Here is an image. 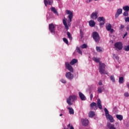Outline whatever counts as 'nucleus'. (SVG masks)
<instances>
[{
	"label": "nucleus",
	"mask_w": 129,
	"mask_h": 129,
	"mask_svg": "<svg viewBox=\"0 0 129 129\" xmlns=\"http://www.w3.org/2000/svg\"><path fill=\"white\" fill-rule=\"evenodd\" d=\"M75 100H77V96L75 95L70 96L68 99H67V102L69 105H72L73 103L71 102H73L74 101H75Z\"/></svg>",
	"instance_id": "obj_2"
},
{
	"label": "nucleus",
	"mask_w": 129,
	"mask_h": 129,
	"mask_svg": "<svg viewBox=\"0 0 129 129\" xmlns=\"http://www.w3.org/2000/svg\"><path fill=\"white\" fill-rule=\"evenodd\" d=\"M99 69L100 74H107L105 72V64L104 63H100Z\"/></svg>",
	"instance_id": "obj_3"
},
{
	"label": "nucleus",
	"mask_w": 129,
	"mask_h": 129,
	"mask_svg": "<svg viewBox=\"0 0 129 129\" xmlns=\"http://www.w3.org/2000/svg\"><path fill=\"white\" fill-rule=\"evenodd\" d=\"M114 47H115L117 49V50H122L123 46H122V43L121 42H116L114 44Z\"/></svg>",
	"instance_id": "obj_5"
},
{
	"label": "nucleus",
	"mask_w": 129,
	"mask_h": 129,
	"mask_svg": "<svg viewBox=\"0 0 129 129\" xmlns=\"http://www.w3.org/2000/svg\"><path fill=\"white\" fill-rule=\"evenodd\" d=\"M65 65L67 69H68V70H69V71H70V72H72V73H73V67H72V66L70 65V63H69V62H66Z\"/></svg>",
	"instance_id": "obj_7"
},
{
	"label": "nucleus",
	"mask_w": 129,
	"mask_h": 129,
	"mask_svg": "<svg viewBox=\"0 0 129 129\" xmlns=\"http://www.w3.org/2000/svg\"><path fill=\"white\" fill-rule=\"evenodd\" d=\"M124 28V26L122 24L120 25V26L119 27L120 30H122Z\"/></svg>",
	"instance_id": "obj_39"
},
{
	"label": "nucleus",
	"mask_w": 129,
	"mask_h": 129,
	"mask_svg": "<svg viewBox=\"0 0 129 129\" xmlns=\"http://www.w3.org/2000/svg\"><path fill=\"white\" fill-rule=\"evenodd\" d=\"M92 60L95 62H96L97 63H99V62L100 61V58L98 57H93Z\"/></svg>",
	"instance_id": "obj_27"
},
{
	"label": "nucleus",
	"mask_w": 129,
	"mask_h": 129,
	"mask_svg": "<svg viewBox=\"0 0 129 129\" xmlns=\"http://www.w3.org/2000/svg\"><path fill=\"white\" fill-rule=\"evenodd\" d=\"M63 42H64V43H66V44H69L68 40L66 38H63Z\"/></svg>",
	"instance_id": "obj_37"
},
{
	"label": "nucleus",
	"mask_w": 129,
	"mask_h": 129,
	"mask_svg": "<svg viewBox=\"0 0 129 129\" xmlns=\"http://www.w3.org/2000/svg\"><path fill=\"white\" fill-rule=\"evenodd\" d=\"M78 60L77 59L74 58L72 59V60L70 62L71 65H74V64H76L77 62H78Z\"/></svg>",
	"instance_id": "obj_28"
},
{
	"label": "nucleus",
	"mask_w": 129,
	"mask_h": 129,
	"mask_svg": "<svg viewBox=\"0 0 129 129\" xmlns=\"http://www.w3.org/2000/svg\"><path fill=\"white\" fill-rule=\"evenodd\" d=\"M62 115H63V114H60L59 115V116H62Z\"/></svg>",
	"instance_id": "obj_48"
},
{
	"label": "nucleus",
	"mask_w": 129,
	"mask_h": 129,
	"mask_svg": "<svg viewBox=\"0 0 129 129\" xmlns=\"http://www.w3.org/2000/svg\"><path fill=\"white\" fill-rule=\"evenodd\" d=\"M127 35V32H125V34L124 35L123 37V39H124L125 38L126 36Z\"/></svg>",
	"instance_id": "obj_44"
},
{
	"label": "nucleus",
	"mask_w": 129,
	"mask_h": 129,
	"mask_svg": "<svg viewBox=\"0 0 129 129\" xmlns=\"http://www.w3.org/2000/svg\"><path fill=\"white\" fill-rule=\"evenodd\" d=\"M67 15H69L68 18L70 22H72V19H73V12H72L70 10H66Z\"/></svg>",
	"instance_id": "obj_6"
},
{
	"label": "nucleus",
	"mask_w": 129,
	"mask_h": 129,
	"mask_svg": "<svg viewBox=\"0 0 129 129\" xmlns=\"http://www.w3.org/2000/svg\"><path fill=\"white\" fill-rule=\"evenodd\" d=\"M76 51L77 52V53H79L80 55H82L83 53H82V50H81V49H80V48H79V47L77 46L76 47Z\"/></svg>",
	"instance_id": "obj_24"
},
{
	"label": "nucleus",
	"mask_w": 129,
	"mask_h": 129,
	"mask_svg": "<svg viewBox=\"0 0 129 129\" xmlns=\"http://www.w3.org/2000/svg\"><path fill=\"white\" fill-rule=\"evenodd\" d=\"M92 98H93V94H91L90 95V99H91V100H92Z\"/></svg>",
	"instance_id": "obj_43"
},
{
	"label": "nucleus",
	"mask_w": 129,
	"mask_h": 129,
	"mask_svg": "<svg viewBox=\"0 0 129 129\" xmlns=\"http://www.w3.org/2000/svg\"><path fill=\"white\" fill-rule=\"evenodd\" d=\"M62 23L64 26L65 29H66L67 31H68V30H69V27H68V24H67V19H63L62 20Z\"/></svg>",
	"instance_id": "obj_15"
},
{
	"label": "nucleus",
	"mask_w": 129,
	"mask_h": 129,
	"mask_svg": "<svg viewBox=\"0 0 129 129\" xmlns=\"http://www.w3.org/2000/svg\"><path fill=\"white\" fill-rule=\"evenodd\" d=\"M101 92H102L101 88H98V93H101Z\"/></svg>",
	"instance_id": "obj_38"
},
{
	"label": "nucleus",
	"mask_w": 129,
	"mask_h": 129,
	"mask_svg": "<svg viewBox=\"0 0 129 129\" xmlns=\"http://www.w3.org/2000/svg\"><path fill=\"white\" fill-rule=\"evenodd\" d=\"M121 14H122V9H119L117 10V12L115 14V18H118L119 17V15H121Z\"/></svg>",
	"instance_id": "obj_16"
},
{
	"label": "nucleus",
	"mask_w": 129,
	"mask_h": 129,
	"mask_svg": "<svg viewBox=\"0 0 129 129\" xmlns=\"http://www.w3.org/2000/svg\"><path fill=\"white\" fill-rule=\"evenodd\" d=\"M126 31H129V27L128 26H127L126 27Z\"/></svg>",
	"instance_id": "obj_47"
},
{
	"label": "nucleus",
	"mask_w": 129,
	"mask_h": 129,
	"mask_svg": "<svg viewBox=\"0 0 129 129\" xmlns=\"http://www.w3.org/2000/svg\"><path fill=\"white\" fill-rule=\"evenodd\" d=\"M71 127V124L70 123H69L68 125V127Z\"/></svg>",
	"instance_id": "obj_46"
},
{
	"label": "nucleus",
	"mask_w": 129,
	"mask_h": 129,
	"mask_svg": "<svg viewBox=\"0 0 129 129\" xmlns=\"http://www.w3.org/2000/svg\"><path fill=\"white\" fill-rule=\"evenodd\" d=\"M122 9L125 12H128L129 11V7L127 6L123 7Z\"/></svg>",
	"instance_id": "obj_31"
},
{
	"label": "nucleus",
	"mask_w": 129,
	"mask_h": 129,
	"mask_svg": "<svg viewBox=\"0 0 129 129\" xmlns=\"http://www.w3.org/2000/svg\"><path fill=\"white\" fill-rule=\"evenodd\" d=\"M96 50L97 52H98L99 53H102V51H103V48L99 46H96Z\"/></svg>",
	"instance_id": "obj_19"
},
{
	"label": "nucleus",
	"mask_w": 129,
	"mask_h": 129,
	"mask_svg": "<svg viewBox=\"0 0 129 129\" xmlns=\"http://www.w3.org/2000/svg\"><path fill=\"white\" fill-rule=\"evenodd\" d=\"M80 33L81 39H82V38H83L84 37L83 36L84 35V33H83V31L82 30V29L80 30Z\"/></svg>",
	"instance_id": "obj_32"
},
{
	"label": "nucleus",
	"mask_w": 129,
	"mask_h": 129,
	"mask_svg": "<svg viewBox=\"0 0 129 129\" xmlns=\"http://www.w3.org/2000/svg\"><path fill=\"white\" fill-rule=\"evenodd\" d=\"M123 16H124V17H127V16H128V11H125L123 13Z\"/></svg>",
	"instance_id": "obj_35"
},
{
	"label": "nucleus",
	"mask_w": 129,
	"mask_h": 129,
	"mask_svg": "<svg viewBox=\"0 0 129 129\" xmlns=\"http://www.w3.org/2000/svg\"><path fill=\"white\" fill-rule=\"evenodd\" d=\"M104 110L105 111V116H107L108 115H109V112L108 111V110H107L106 108H105L104 109Z\"/></svg>",
	"instance_id": "obj_30"
},
{
	"label": "nucleus",
	"mask_w": 129,
	"mask_h": 129,
	"mask_svg": "<svg viewBox=\"0 0 129 129\" xmlns=\"http://www.w3.org/2000/svg\"><path fill=\"white\" fill-rule=\"evenodd\" d=\"M107 126L109 129H116L115 127H114V124L109 123L107 124Z\"/></svg>",
	"instance_id": "obj_22"
},
{
	"label": "nucleus",
	"mask_w": 129,
	"mask_h": 129,
	"mask_svg": "<svg viewBox=\"0 0 129 129\" xmlns=\"http://www.w3.org/2000/svg\"><path fill=\"white\" fill-rule=\"evenodd\" d=\"M110 80H111V81H112V82H115V79L114 78V76H110Z\"/></svg>",
	"instance_id": "obj_36"
},
{
	"label": "nucleus",
	"mask_w": 129,
	"mask_h": 129,
	"mask_svg": "<svg viewBox=\"0 0 129 129\" xmlns=\"http://www.w3.org/2000/svg\"><path fill=\"white\" fill-rule=\"evenodd\" d=\"M66 77L67 78H68V79H70V80H72L73 79L74 76H73V74H71V72H68L66 74Z\"/></svg>",
	"instance_id": "obj_12"
},
{
	"label": "nucleus",
	"mask_w": 129,
	"mask_h": 129,
	"mask_svg": "<svg viewBox=\"0 0 129 129\" xmlns=\"http://www.w3.org/2000/svg\"><path fill=\"white\" fill-rule=\"evenodd\" d=\"M97 20L100 22V26H103L105 24V19L103 17H99Z\"/></svg>",
	"instance_id": "obj_9"
},
{
	"label": "nucleus",
	"mask_w": 129,
	"mask_h": 129,
	"mask_svg": "<svg viewBox=\"0 0 129 129\" xmlns=\"http://www.w3.org/2000/svg\"><path fill=\"white\" fill-rule=\"evenodd\" d=\"M99 85H102V82L101 81L99 82Z\"/></svg>",
	"instance_id": "obj_45"
},
{
	"label": "nucleus",
	"mask_w": 129,
	"mask_h": 129,
	"mask_svg": "<svg viewBox=\"0 0 129 129\" xmlns=\"http://www.w3.org/2000/svg\"><path fill=\"white\" fill-rule=\"evenodd\" d=\"M93 38L96 43H99L100 40V37L97 32H93L92 33Z\"/></svg>",
	"instance_id": "obj_4"
},
{
	"label": "nucleus",
	"mask_w": 129,
	"mask_h": 129,
	"mask_svg": "<svg viewBox=\"0 0 129 129\" xmlns=\"http://www.w3.org/2000/svg\"><path fill=\"white\" fill-rule=\"evenodd\" d=\"M80 47L82 49H86V48H87V44L85 43L83 44Z\"/></svg>",
	"instance_id": "obj_34"
},
{
	"label": "nucleus",
	"mask_w": 129,
	"mask_h": 129,
	"mask_svg": "<svg viewBox=\"0 0 129 129\" xmlns=\"http://www.w3.org/2000/svg\"><path fill=\"white\" fill-rule=\"evenodd\" d=\"M116 118H117V119H119V120L120 121L122 120L123 118V116H122V115H118V114L116 115Z\"/></svg>",
	"instance_id": "obj_26"
},
{
	"label": "nucleus",
	"mask_w": 129,
	"mask_h": 129,
	"mask_svg": "<svg viewBox=\"0 0 129 129\" xmlns=\"http://www.w3.org/2000/svg\"><path fill=\"white\" fill-rule=\"evenodd\" d=\"M67 34L68 35V38H69L71 41H72V35H71V33L68 31Z\"/></svg>",
	"instance_id": "obj_29"
},
{
	"label": "nucleus",
	"mask_w": 129,
	"mask_h": 129,
	"mask_svg": "<svg viewBox=\"0 0 129 129\" xmlns=\"http://www.w3.org/2000/svg\"><path fill=\"white\" fill-rule=\"evenodd\" d=\"M73 55H75V52L73 53Z\"/></svg>",
	"instance_id": "obj_49"
},
{
	"label": "nucleus",
	"mask_w": 129,
	"mask_h": 129,
	"mask_svg": "<svg viewBox=\"0 0 129 129\" xmlns=\"http://www.w3.org/2000/svg\"><path fill=\"white\" fill-rule=\"evenodd\" d=\"M97 15H98V12L96 11L92 13V14L91 15V19H92V20H96V19H97V18L98 17Z\"/></svg>",
	"instance_id": "obj_11"
},
{
	"label": "nucleus",
	"mask_w": 129,
	"mask_h": 129,
	"mask_svg": "<svg viewBox=\"0 0 129 129\" xmlns=\"http://www.w3.org/2000/svg\"><path fill=\"white\" fill-rule=\"evenodd\" d=\"M97 106L99 109H102V105H101V101L100 99L98 98L97 99V103L93 102L90 104L91 109H97Z\"/></svg>",
	"instance_id": "obj_1"
},
{
	"label": "nucleus",
	"mask_w": 129,
	"mask_h": 129,
	"mask_svg": "<svg viewBox=\"0 0 129 129\" xmlns=\"http://www.w3.org/2000/svg\"><path fill=\"white\" fill-rule=\"evenodd\" d=\"M125 22H128L129 23V17H125L124 18Z\"/></svg>",
	"instance_id": "obj_42"
},
{
	"label": "nucleus",
	"mask_w": 129,
	"mask_h": 129,
	"mask_svg": "<svg viewBox=\"0 0 129 129\" xmlns=\"http://www.w3.org/2000/svg\"><path fill=\"white\" fill-rule=\"evenodd\" d=\"M60 82H62V83H64V84L66 83V82H67L66 80H65L63 79L60 80Z\"/></svg>",
	"instance_id": "obj_40"
},
{
	"label": "nucleus",
	"mask_w": 129,
	"mask_h": 129,
	"mask_svg": "<svg viewBox=\"0 0 129 129\" xmlns=\"http://www.w3.org/2000/svg\"><path fill=\"white\" fill-rule=\"evenodd\" d=\"M123 82V77H121L119 78V83H120V84H122V83Z\"/></svg>",
	"instance_id": "obj_33"
},
{
	"label": "nucleus",
	"mask_w": 129,
	"mask_h": 129,
	"mask_svg": "<svg viewBox=\"0 0 129 129\" xmlns=\"http://www.w3.org/2000/svg\"><path fill=\"white\" fill-rule=\"evenodd\" d=\"M89 24V26L92 27H93L95 26V22H94L93 20L90 21Z\"/></svg>",
	"instance_id": "obj_21"
},
{
	"label": "nucleus",
	"mask_w": 129,
	"mask_h": 129,
	"mask_svg": "<svg viewBox=\"0 0 129 129\" xmlns=\"http://www.w3.org/2000/svg\"><path fill=\"white\" fill-rule=\"evenodd\" d=\"M79 95L81 100H85V96L82 93L79 92Z\"/></svg>",
	"instance_id": "obj_18"
},
{
	"label": "nucleus",
	"mask_w": 129,
	"mask_h": 129,
	"mask_svg": "<svg viewBox=\"0 0 129 129\" xmlns=\"http://www.w3.org/2000/svg\"><path fill=\"white\" fill-rule=\"evenodd\" d=\"M107 119H109L110 121V122H113L114 121V119H113V117H112V115L110 114L106 116Z\"/></svg>",
	"instance_id": "obj_17"
},
{
	"label": "nucleus",
	"mask_w": 129,
	"mask_h": 129,
	"mask_svg": "<svg viewBox=\"0 0 129 129\" xmlns=\"http://www.w3.org/2000/svg\"><path fill=\"white\" fill-rule=\"evenodd\" d=\"M124 96H125V97H128L129 96V94L127 92H125L124 94Z\"/></svg>",
	"instance_id": "obj_41"
},
{
	"label": "nucleus",
	"mask_w": 129,
	"mask_h": 129,
	"mask_svg": "<svg viewBox=\"0 0 129 129\" xmlns=\"http://www.w3.org/2000/svg\"><path fill=\"white\" fill-rule=\"evenodd\" d=\"M68 109L69 110L70 114H74V109L73 108L69 107H68Z\"/></svg>",
	"instance_id": "obj_23"
},
{
	"label": "nucleus",
	"mask_w": 129,
	"mask_h": 129,
	"mask_svg": "<svg viewBox=\"0 0 129 129\" xmlns=\"http://www.w3.org/2000/svg\"><path fill=\"white\" fill-rule=\"evenodd\" d=\"M44 3L45 7H47L48 5H49V6H52L53 4V0H44Z\"/></svg>",
	"instance_id": "obj_13"
},
{
	"label": "nucleus",
	"mask_w": 129,
	"mask_h": 129,
	"mask_svg": "<svg viewBox=\"0 0 129 129\" xmlns=\"http://www.w3.org/2000/svg\"><path fill=\"white\" fill-rule=\"evenodd\" d=\"M49 30L50 32V33H53V34H55V31L56 30V27L54 25L53 23H51L49 25Z\"/></svg>",
	"instance_id": "obj_8"
},
{
	"label": "nucleus",
	"mask_w": 129,
	"mask_h": 129,
	"mask_svg": "<svg viewBox=\"0 0 129 129\" xmlns=\"http://www.w3.org/2000/svg\"><path fill=\"white\" fill-rule=\"evenodd\" d=\"M95 115V112L91 111L89 112V117H93Z\"/></svg>",
	"instance_id": "obj_25"
},
{
	"label": "nucleus",
	"mask_w": 129,
	"mask_h": 129,
	"mask_svg": "<svg viewBox=\"0 0 129 129\" xmlns=\"http://www.w3.org/2000/svg\"><path fill=\"white\" fill-rule=\"evenodd\" d=\"M111 28H112V26H111V24H108V25H107L106 26V29L107 31H110V33H111V34H112V33H113V31H114V30H113V29H112Z\"/></svg>",
	"instance_id": "obj_10"
},
{
	"label": "nucleus",
	"mask_w": 129,
	"mask_h": 129,
	"mask_svg": "<svg viewBox=\"0 0 129 129\" xmlns=\"http://www.w3.org/2000/svg\"><path fill=\"white\" fill-rule=\"evenodd\" d=\"M63 129H68V128H66V127H64V128H63Z\"/></svg>",
	"instance_id": "obj_50"
},
{
	"label": "nucleus",
	"mask_w": 129,
	"mask_h": 129,
	"mask_svg": "<svg viewBox=\"0 0 129 129\" xmlns=\"http://www.w3.org/2000/svg\"><path fill=\"white\" fill-rule=\"evenodd\" d=\"M50 10L51 12H53L54 14H56L57 16L59 15V14H58V12H57V10H56V8H55V7H51Z\"/></svg>",
	"instance_id": "obj_20"
},
{
	"label": "nucleus",
	"mask_w": 129,
	"mask_h": 129,
	"mask_svg": "<svg viewBox=\"0 0 129 129\" xmlns=\"http://www.w3.org/2000/svg\"><path fill=\"white\" fill-rule=\"evenodd\" d=\"M81 122L84 126H86L87 125H88L89 121L87 119H82L81 120Z\"/></svg>",
	"instance_id": "obj_14"
}]
</instances>
